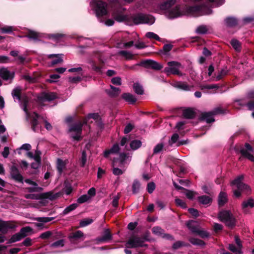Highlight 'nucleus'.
I'll use <instances>...</instances> for the list:
<instances>
[{"label":"nucleus","instance_id":"nucleus-1","mask_svg":"<svg viewBox=\"0 0 254 254\" xmlns=\"http://www.w3.org/2000/svg\"><path fill=\"white\" fill-rule=\"evenodd\" d=\"M177 0H166L161 3L159 10L168 19L177 18L184 15H191L197 16L201 15H208L212 10L205 5L184 6L180 4L175 5Z\"/></svg>","mask_w":254,"mask_h":254},{"label":"nucleus","instance_id":"nucleus-2","mask_svg":"<svg viewBox=\"0 0 254 254\" xmlns=\"http://www.w3.org/2000/svg\"><path fill=\"white\" fill-rule=\"evenodd\" d=\"M124 8L121 7L115 9L113 12L112 16L118 22L131 21L135 24H147L152 25L155 22L153 16L143 13H136L129 16L123 13Z\"/></svg>","mask_w":254,"mask_h":254},{"label":"nucleus","instance_id":"nucleus-3","mask_svg":"<svg viewBox=\"0 0 254 254\" xmlns=\"http://www.w3.org/2000/svg\"><path fill=\"white\" fill-rule=\"evenodd\" d=\"M92 120L95 121L99 127L102 128L103 127L99 114L98 113L90 114L86 117L83 124L81 122H78L71 126L69 129L71 133V136L75 140H80L81 138V134L83 125L85 124L89 126L90 123L93 122Z\"/></svg>","mask_w":254,"mask_h":254},{"label":"nucleus","instance_id":"nucleus-4","mask_svg":"<svg viewBox=\"0 0 254 254\" xmlns=\"http://www.w3.org/2000/svg\"><path fill=\"white\" fill-rule=\"evenodd\" d=\"M244 176L240 175L233 180L231 185L232 187L234 195L239 197L241 195L242 192L249 193L251 191V188L248 185L243 182Z\"/></svg>","mask_w":254,"mask_h":254},{"label":"nucleus","instance_id":"nucleus-5","mask_svg":"<svg viewBox=\"0 0 254 254\" xmlns=\"http://www.w3.org/2000/svg\"><path fill=\"white\" fill-rule=\"evenodd\" d=\"M90 5L100 22H103L102 17L108 13L107 3L101 0H91Z\"/></svg>","mask_w":254,"mask_h":254},{"label":"nucleus","instance_id":"nucleus-6","mask_svg":"<svg viewBox=\"0 0 254 254\" xmlns=\"http://www.w3.org/2000/svg\"><path fill=\"white\" fill-rule=\"evenodd\" d=\"M131 160V156L129 153H121L118 159H115L113 161V173L115 175L119 176L123 174L125 169H119L116 166H119L123 168L125 165L129 163Z\"/></svg>","mask_w":254,"mask_h":254},{"label":"nucleus","instance_id":"nucleus-7","mask_svg":"<svg viewBox=\"0 0 254 254\" xmlns=\"http://www.w3.org/2000/svg\"><path fill=\"white\" fill-rule=\"evenodd\" d=\"M218 216L219 219L225 222L229 227L232 228L235 226V218L229 211H222L219 213Z\"/></svg>","mask_w":254,"mask_h":254},{"label":"nucleus","instance_id":"nucleus-8","mask_svg":"<svg viewBox=\"0 0 254 254\" xmlns=\"http://www.w3.org/2000/svg\"><path fill=\"white\" fill-rule=\"evenodd\" d=\"M168 66L164 68V71L169 75V74H176L182 76L183 74L180 71L181 64L180 63L175 61L169 62L167 63Z\"/></svg>","mask_w":254,"mask_h":254},{"label":"nucleus","instance_id":"nucleus-9","mask_svg":"<svg viewBox=\"0 0 254 254\" xmlns=\"http://www.w3.org/2000/svg\"><path fill=\"white\" fill-rule=\"evenodd\" d=\"M144 239L137 236H133L129 238L126 243V247L128 248H135L145 246Z\"/></svg>","mask_w":254,"mask_h":254},{"label":"nucleus","instance_id":"nucleus-10","mask_svg":"<svg viewBox=\"0 0 254 254\" xmlns=\"http://www.w3.org/2000/svg\"><path fill=\"white\" fill-rule=\"evenodd\" d=\"M136 66H142L145 67H150L152 69L156 70H159L162 68V66L158 63L153 60H145L143 61L129 67V69H134Z\"/></svg>","mask_w":254,"mask_h":254},{"label":"nucleus","instance_id":"nucleus-11","mask_svg":"<svg viewBox=\"0 0 254 254\" xmlns=\"http://www.w3.org/2000/svg\"><path fill=\"white\" fill-rule=\"evenodd\" d=\"M22 108L23 111H24V112L25 113L27 119H31V124H32V128L34 131H35L36 128V126L38 124L37 119L39 118V116L37 114H36L35 112H34L32 115H31L30 114V113H29V112L28 111L27 108V102L26 101L24 102V103H23V104L22 106Z\"/></svg>","mask_w":254,"mask_h":254},{"label":"nucleus","instance_id":"nucleus-12","mask_svg":"<svg viewBox=\"0 0 254 254\" xmlns=\"http://www.w3.org/2000/svg\"><path fill=\"white\" fill-rule=\"evenodd\" d=\"M240 152L243 157L248 158L252 162H254V148L249 143L245 144V147L241 149Z\"/></svg>","mask_w":254,"mask_h":254},{"label":"nucleus","instance_id":"nucleus-13","mask_svg":"<svg viewBox=\"0 0 254 254\" xmlns=\"http://www.w3.org/2000/svg\"><path fill=\"white\" fill-rule=\"evenodd\" d=\"M223 113L222 109L220 107L215 108L210 112L204 113L202 114V119L207 123L214 122V116L215 115Z\"/></svg>","mask_w":254,"mask_h":254},{"label":"nucleus","instance_id":"nucleus-14","mask_svg":"<svg viewBox=\"0 0 254 254\" xmlns=\"http://www.w3.org/2000/svg\"><path fill=\"white\" fill-rule=\"evenodd\" d=\"M12 165L10 168V176L12 179L18 183H23V178L19 173L16 166V164L12 162Z\"/></svg>","mask_w":254,"mask_h":254},{"label":"nucleus","instance_id":"nucleus-15","mask_svg":"<svg viewBox=\"0 0 254 254\" xmlns=\"http://www.w3.org/2000/svg\"><path fill=\"white\" fill-rule=\"evenodd\" d=\"M152 231L154 234L156 236L162 237L163 238L173 240L172 236L169 234H166L164 233V230L159 227H154L152 229Z\"/></svg>","mask_w":254,"mask_h":254},{"label":"nucleus","instance_id":"nucleus-16","mask_svg":"<svg viewBox=\"0 0 254 254\" xmlns=\"http://www.w3.org/2000/svg\"><path fill=\"white\" fill-rule=\"evenodd\" d=\"M56 97V94L53 92H44L39 95L38 99L41 101H50L54 100Z\"/></svg>","mask_w":254,"mask_h":254},{"label":"nucleus","instance_id":"nucleus-17","mask_svg":"<svg viewBox=\"0 0 254 254\" xmlns=\"http://www.w3.org/2000/svg\"><path fill=\"white\" fill-rule=\"evenodd\" d=\"M179 135L177 133H174L172 136L171 139L169 141V144L172 146L173 144L176 143L177 146H179L182 145L186 144L188 143L187 140H180L179 141Z\"/></svg>","mask_w":254,"mask_h":254},{"label":"nucleus","instance_id":"nucleus-18","mask_svg":"<svg viewBox=\"0 0 254 254\" xmlns=\"http://www.w3.org/2000/svg\"><path fill=\"white\" fill-rule=\"evenodd\" d=\"M238 104L241 106H246L249 110H254V100L241 99L237 101Z\"/></svg>","mask_w":254,"mask_h":254},{"label":"nucleus","instance_id":"nucleus-19","mask_svg":"<svg viewBox=\"0 0 254 254\" xmlns=\"http://www.w3.org/2000/svg\"><path fill=\"white\" fill-rule=\"evenodd\" d=\"M25 182L31 185V187L27 188V190L29 192H40L43 190L41 187H38V185L35 182L30 179L25 180Z\"/></svg>","mask_w":254,"mask_h":254},{"label":"nucleus","instance_id":"nucleus-20","mask_svg":"<svg viewBox=\"0 0 254 254\" xmlns=\"http://www.w3.org/2000/svg\"><path fill=\"white\" fill-rule=\"evenodd\" d=\"M172 85L177 88L180 89L184 91H190L193 86L189 85L185 82H176L172 84Z\"/></svg>","mask_w":254,"mask_h":254},{"label":"nucleus","instance_id":"nucleus-21","mask_svg":"<svg viewBox=\"0 0 254 254\" xmlns=\"http://www.w3.org/2000/svg\"><path fill=\"white\" fill-rule=\"evenodd\" d=\"M112 238V235L109 229L105 230L103 235L101 238H98L96 239L97 244H99L103 242H106L111 240Z\"/></svg>","mask_w":254,"mask_h":254},{"label":"nucleus","instance_id":"nucleus-22","mask_svg":"<svg viewBox=\"0 0 254 254\" xmlns=\"http://www.w3.org/2000/svg\"><path fill=\"white\" fill-rule=\"evenodd\" d=\"M242 209L245 213L248 212V209L254 207V200L253 198H249L243 201L242 204Z\"/></svg>","mask_w":254,"mask_h":254},{"label":"nucleus","instance_id":"nucleus-23","mask_svg":"<svg viewBox=\"0 0 254 254\" xmlns=\"http://www.w3.org/2000/svg\"><path fill=\"white\" fill-rule=\"evenodd\" d=\"M48 57L52 59L51 65L61 63L63 61L62 54H50L48 55Z\"/></svg>","mask_w":254,"mask_h":254},{"label":"nucleus","instance_id":"nucleus-24","mask_svg":"<svg viewBox=\"0 0 254 254\" xmlns=\"http://www.w3.org/2000/svg\"><path fill=\"white\" fill-rule=\"evenodd\" d=\"M14 73L10 72L6 68H3L0 69V76L4 80H9L13 78Z\"/></svg>","mask_w":254,"mask_h":254},{"label":"nucleus","instance_id":"nucleus-25","mask_svg":"<svg viewBox=\"0 0 254 254\" xmlns=\"http://www.w3.org/2000/svg\"><path fill=\"white\" fill-rule=\"evenodd\" d=\"M84 236V234L81 231H77L74 233L71 234L69 236L70 241L72 243H74L75 241L81 238Z\"/></svg>","mask_w":254,"mask_h":254},{"label":"nucleus","instance_id":"nucleus-26","mask_svg":"<svg viewBox=\"0 0 254 254\" xmlns=\"http://www.w3.org/2000/svg\"><path fill=\"white\" fill-rule=\"evenodd\" d=\"M187 225L189 229L194 233H196L199 228L197 222L193 220L189 221Z\"/></svg>","mask_w":254,"mask_h":254},{"label":"nucleus","instance_id":"nucleus-27","mask_svg":"<svg viewBox=\"0 0 254 254\" xmlns=\"http://www.w3.org/2000/svg\"><path fill=\"white\" fill-rule=\"evenodd\" d=\"M227 201V195L225 192H220L218 197V204L220 206H223Z\"/></svg>","mask_w":254,"mask_h":254},{"label":"nucleus","instance_id":"nucleus-28","mask_svg":"<svg viewBox=\"0 0 254 254\" xmlns=\"http://www.w3.org/2000/svg\"><path fill=\"white\" fill-rule=\"evenodd\" d=\"M225 21L227 26L230 27H234L238 24L237 19L232 17L227 18Z\"/></svg>","mask_w":254,"mask_h":254},{"label":"nucleus","instance_id":"nucleus-29","mask_svg":"<svg viewBox=\"0 0 254 254\" xmlns=\"http://www.w3.org/2000/svg\"><path fill=\"white\" fill-rule=\"evenodd\" d=\"M198 200L200 203L204 205L210 204L212 202V198L207 195L200 196L198 197Z\"/></svg>","mask_w":254,"mask_h":254},{"label":"nucleus","instance_id":"nucleus-30","mask_svg":"<svg viewBox=\"0 0 254 254\" xmlns=\"http://www.w3.org/2000/svg\"><path fill=\"white\" fill-rule=\"evenodd\" d=\"M41 34L31 30H28L27 33V37L29 39L37 40L41 37Z\"/></svg>","mask_w":254,"mask_h":254},{"label":"nucleus","instance_id":"nucleus-31","mask_svg":"<svg viewBox=\"0 0 254 254\" xmlns=\"http://www.w3.org/2000/svg\"><path fill=\"white\" fill-rule=\"evenodd\" d=\"M122 98L130 104H133L136 101L135 97L129 93L123 94Z\"/></svg>","mask_w":254,"mask_h":254},{"label":"nucleus","instance_id":"nucleus-32","mask_svg":"<svg viewBox=\"0 0 254 254\" xmlns=\"http://www.w3.org/2000/svg\"><path fill=\"white\" fill-rule=\"evenodd\" d=\"M110 87V89L107 90V92L109 95L111 96H116L120 94L121 90L119 88L114 87L112 85H111Z\"/></svg>","mask_w":254,"mask_h":254},{"label":"nucleus","instance_id":"nucleus-33","mask_svg":"<svg viewBox=\"0 0 254 254\" xmlns=\"http://www.w3.org/2000/svg\"><path fill=\"white\" fill-rule=\"evenodd\" d=\"M21 88L19 87L15 88L12 91V96L15 101L17 100L18 102L20 100Z\"/></svg>","mask_w":254,"mask_h":254},{"label":"nucleus","instance_id":"nucleus-34","mask_svg":"<svg viewBox=\"0 0 254 254\" xmlns=\"http://www.w3.org/2000/svg\"><path fill=\"white\" fill-rule=\"evenodd\" d=\"M60 194L59 193H54L51 192H46L43 194L44 197L49 199L51 200L57 199L60 196Z\"/></svg>","mask_w":254,"mask_h":254},{"label":"nucleus","instance_id":"nucleus-35","mask_svg":"<svg viewBox=\"0 0 254 254\" xmlns=\"http://www.w3.org/2000/svg\"><path fill=\"white\" fill-rule=\"evenodd\" d=\"M9 226L8 222L3 221L0 220V232L2 233H6L9 228Z\"/></svg>","mask_w":254,"mask_h":254},{"label":"nucleus","instance_id":"nucleus-36","mask_svg":"<svg viewBox=\"0 0 254 254\" xmlns=\"http://www.w3.org/2000/svg\"><path fill=\"white\" fill-rule=\"evenodd\" d=\"M183 116L187 119H192L194 118V112L190 109L184 110L183 111Z\"/></svg>","mask_w":254,"mask_h":254},{"label":"nucleus","instance_id":"nucleus-37","mask_svg":"<svg viewBox=\"0 0 254 254\" xmlns=\"http://www.w3.org/2000/svg\"><path fill=\"white\" fill-rule=\"evenodd\" d=\"M23 238V235L22 236L19 233H16L10 238L9 240L8 243L11 244L16 242L20 241L22 238Z\"/></svg>","mask_w":254,"mask_h":254},{"label":"nucleus","instance_id":"nucleus-38","mask_svg":"<svg viewBox=\"0 0 254 254\" xmlns=\"http://www.w3.org/2000/svg\"><path fill=\"white\" fill-rule=\"evenodd\" d=\"M190 242L193 245L203 246L205 245V243L198 239L195 238H190L189 239Z\"/></svg>","mask_w":254,"mask_h":254},{"label":"nucleus","instance_id":"nucleus-39","mask_svg":"<svg viewBox=\"0 0 254 254\" xmlns=\"http://www.w3.org/2000/svg\"><path fill=\"white\" fill-rule=\"evenodd\" d=\"M78 206V204L77 203H73L70 204L68 206L66 207L64 210L63 211V214L66 215L71 212L72 210L75 209Z\"/></svg>","mask_w":254,"mask_h":254},{"label":"nucleus","instance_id":"nucleus-40","mask_svg":"<svg viewBox=\"0 0 254 254\" xmlns=\"http://www.w3.org/2000/svg\"><path fill=\"white\" fill-rule=\"evenodd\" d=\"M231 44L233 48L237 51H240L241 49V43L236 39H232Z\"/></svg>","mask_w":254,"mask_h":254},{"label":"nucleus","instance_id":"nucleus-41","mask_svg":"<svg viewBox=\"0 0 254 254\" xmlns=\"http://www.w3.org/2000/svg\"><path fill=\"white\" fill-rule=\"evenodd\" d=\"M65 162L60 159L57 160V169L60 174H61L65 167Z\"/></svg>","mask_w":254,"mask_h":254},{"label":"nucleus","instance_id":"nucleus-42","mask_svg":"<svg viewBox=\"0 0 254 254\" xmlns=\"http://www.w3.org/2000/svg\"><path fill=\"white\" fill-rule=\"evenodd\" d=\"M141 145V142L138 140H134L130 143V147L132 150H136Z\"/></svg>","mask_w":254,"mask_h":254},{"label":"nucleus","instance_id":"nucleus-43","mask_svg":"<svg viewBox=\"0 0 254 254\" xmlns=\"http://www.w3.org/2000/svg\"><path fill=\"white\" fill-rule=\"evenodd\" d=\"M133 89L135 92L137 94L141 95L143 93L142 86L138 83L133 84Z\"/></svg>","mask_w":254,"mask_h":254},{"label":"nucleus","instance_id":"nucleus-44","mask_svg":"<svg viewBox=\"0 0 254 254\" xmlns=\"http://www.w3.org/2000/svg\"><path fill=\"white\" fill-rule=\"evenodd\" d=\"M219 87L217 84H204L200 86L202 90L218 89Z\"/></svg>","mask_w":254,"mask_h":254},{"label":"nucleus","instance_id":"nucleus-45","mask_svg":"<svg viewBox=\"0 0 254 254\" xmlns=\"http://www.w3.org/2000/svg\"><path fill=\"white\" fill-rule=\"evenodd\" d=\"M228 73V70L227 68H223L220 72L218 74V75L216 77V80H219L221 78H222L224 76L226 75Z\"/></svg>","mask_w":254,"mask_h":254},{"label":"nucleus","instance_id":"nucleus-46","mask_svg":"<svg viewBox=\"0 0 254 254\" xmlns=\"http://www.w3.org/2000/svg\"><path fill=\"white\" fill-rule=\"evenodd\" d=\"M90 199V196H89L88 194H83L80 196L77 200L78 203L81 204L87 202Z\"/></svg>","mask_w":254,"mask_h":254},{"label":"nucleus","instance_id":"nucleus-47","mask_svg":"<svg viewBox=\"0 0 254 254\" xmlns=\"http://www.w3.org/2000/svg\"><path fill=\"white\" fill-rule=\"evenodd\" d=\"M196 234L198 235L202 238H208L209 236V234L208 232L204 230L203 229H200V228H198Z\"/></svg>","mask_w":254,"mask_h":254},{"label":"nucleus","instance_id":"nucleus-48","mask_svg":"<svg viewBox=\"0 0 254 254\" xmlns=\"http://www.w3.org/2000/svg\"><path fill=\"white\" fill-rule=\"evenodd\" d=\"M119 54L125 57L127 60H131L133 57V55L130 52L126 51H121L119 52Z\"/></svg>","mask_w":254,"mask_h":254},{"label":"nucleus","instance_id":"nucleus-49","mask_svg":"<svg viewBox=\"0 0 254 254\" xmlns=\"http://www.w3.org/2000/svg\"><path fill=\"white\" fill-rule=\"evenodd\" d=\"M229 249L232 252L237 254H241L242 253V250L234 244H230L229 245Z\"/></svg>","mask_w":254,"mask_h":254},{"label":"nucleus","instance_id":"nucleus-50","mask_svg":"<svg viewBox=\"0 0 254 254\" xmlns=\"http://www.w3.org/2000/svg\"><path fill=\"white\" fill-rule=\"evenodd\" d=\"M208 31L207 27L205 25H200L196 29V32L197 34H203L207 33Z\"/></svg>","mask_w":254,"mask_h":254},{"label":"nucleus","instance_id":"nucleus-51","mask_svg":"<svg viewBox=\"0 0 254 254\" xmlns=\"http://www.w3.org/2000/svg\"><path fill=\"white\" fill-rule=\"evenodd\" d=\"M140 187V184L139 182L135 180L134 181L133 184H132V192L133 193H136L139 191V189Z\"/></svg>","mask_w":254,"mask_h":254},{"label":"nucleus","instance_id":"nucleus-52","mask_svg":"<svg viewBox=\"0 0 254 254\" xmlns=\"http://www.w3.org/2000/svg\"><path fill=\"white\" fill-rule=\"evenodd\" d=\"M145 36L150 39H155L157 41L160 40L159 37L157 34L152 32H147L145 34Z\"/></svg>","mask_w":254,"mask_h":254},{"label":"nucleus","instance_id":"nucleus-53","mask_svg":"<svg viewBox=\"0 0 254 254\" xmlns=\"http://www.w3.org/2000/svg\"><path fill=\"white\" fill-rule=\"evenodd\" d=\"M89 64L91 65L92 69L94 71L99 72H101V67L99 66L96 65L95 61H94L92 60H91L89 61Z\"/></svg>","mask_w":254,"mask_h":254},{"label":"nucleus","instance_id":"nucleus-54","mask_svg":"<svg viewBox=\"0 0 254 254\" xmlns=\"http://www.w3.org/2000/svg\"><path fill=\"white\" fill-rule=\"evenodd\" d=\"M82 71V68L81 67L71 68L68 70L69 72H77L81 76H83Z\"/></svg>","mask_w":254,"mask_h":254},{"label":"nucleus","instance_id":"nucleus-55","mask_svg":"<svg viewBox=\"0 0 254 254\" xmlns=\"http://www.w3.org/2000/svg\"><path fill=\"white\" fill-rule=\"evenodd\" d=\"M164 144L162 143H159L157 144L153 149V153H159L162 150Z\"/></svg>","mask_w":254,"mask_h":254},{"label":"nucleus","instance_id":"nucleus-56","mask_svg":"<svg viewBox=\"0 0 254 254\" xmlns=\"http://www.w3.org/2000/svg\"><path fill=\"white\" fill-rule=\"evenodd\" d=\"M64 246V241L63 240H60L55 242V243L50 245L52 248L62 247Z\"/></svg>","mask_w":254,"mask_h":254},{"label":"nucleus","instance_id":"nucleus-57","mask_svg":"<svg viewBox=\"0 0 254 254\" xmlns=\"http://www.w3.org/2000/svg\"><path fill=\"white\" fill-rule=\"evenodd\" d=\"M31 149V146L29 143H25L23 144L19 148L17 149V151L18 154H20L21 150H25L26 151H29Z\"/></svg>","mask_w":254,"mask_h":254},{"label":"nucleus","instance_id":"nucleus-58","mask_svg":"<svg viewBox=\"0 0 254 254\" xmlns=\"http://www.w3.org/2000/svg\"><path fill=\"white\" fill-rule=\"evenodd\" d=\"M93 222V221L92 219H90V218L85 219L80 221V225L81 227H85V226H86L91 224Z\"/></svg>","mask_w":254,"mask_h":254},{"label":"nucleus","instance_id":"nucleus-59","mask_svg":"<svg viewBox=\"0 0 254 254\" xmlns=\"http://www.w3.org/2000/svg\"><path fill=\"white\" fill-rule=\"evenodd\" d=\"M81 79H82L81 76L78 75L76 76L69 77L68 78V80L70 82L78 83L81 80Z\"/></svg>","mask_w":254,"mask_h":254},{"label":"nucleus","instance_id":"nucleus-60","mask_svg":"<svg viewBox=\"0 0 254 254\" xmlns=\"http://www.w3.org/2000/svg\"><path fill=\"white\" fill-rule=\"evenodd\" d=\"M65 35L63 34H60V33H56V34H51L50 36V38H52L53 39H54L55 40H60L61 38L64 37Z\"/></svg>","mask_w":254,"mask_h":254},{"label":"nucleus","instance_id":"nucleus-61","mask_svg":"<svg viewBox=\"0 0 254 254\" xmlns=\"http://www.w3.org/2000/svg\"><path fill=\"white\" fill-rule=\"evenodd\" d=\"M31 230V229L29 227H24L20 230L19 233L21 234L22 236L23 235L24 238L26 236L27 233L29 232Z\"/></svg>","mask_w":254,"mask_h":254},{"label":"nucleus","instance_id":"nucleus-62","mask_svg":"<svg viewBox=\"0 0 254 254\" xmlns=\"http://www.w3.org/2000/svg\"><path fill=\"white\" fill-rule=\"evenodd\" d=\"M185 190V193L186 196L190 199H192L195 195V192L188 190Z\"/></svg>","mask_w":254,"mask_h":254},{"label":"nucleus","instance_id":"nucleus-63","mask_svg":"<svg viewBox=\"0 0 254 254\" xmlns=\"http://www.w3.org/2000/svg\"><path fill=\"white\" fill-rule=\"evenodd\" d=\"M175 202L177 205L183 208H186L187 207V205L185 202L181 199L176 198L175 199Z\"/></svg>","mask_w":254,"mask_h":254},{"label":"nucleus","instance_id":"nucleus-64","mask_svg":"<svg viewBox=\"0 0 254 254\" xmlns=\"http://www.w3.org/2000/svg\"><path fill=\"white\" fill-rule=\"evenodd\" d=\"M253 99H254V90H251L248 92L246 96L243 99L253 100Z\"/></svg>","mask_w":254,"mask_h":254}]
</instances>
